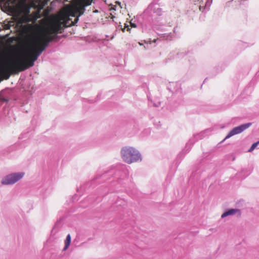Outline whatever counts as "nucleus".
I'll use <instances>...</instances> for the list:
<instances>
[{
	"label": "nucleus",
	"instance_id": "f257e3e1",
	"mask_svg": "<svg viewBox=\"0 0 259 259\" xmlns=\"http://www.w3.org/2000/svg\"><path fill=\"white\" fill-rule=\"evenodd\" d=\"M52 40V36L48 33L32 32L27 34L24 41L23 53L16 62L19 69L23 71L33 66L34 62Z\"/></svg>",
	"mask_w": 259,
	"mask_h": 259
},
{
	"label": "nucleus",
	"instance_id": "f03ea898",
	"mask_svg": "<svg viewBox=\"0 0 259 259\" xmlns=\"http://www.w3.org/2000/svg\"><path fill=\"white\" fill-rule=\"evenodd\" d=\"M121 157L126 163L131 164L142 160L141 155L135 148L132 147H124L121 150Z\"/></svg>",
	"mask_w": 259,
	"mask_h": 259
},
{
	"label": "nucleus",
	"instance_id": "7ed1b4c3",
	"mask_svg": "<svg viewBox=\"0 0 259 259\" xmlns=\"http://www.w3.org/2000/svg\"><path fill=\"white\" fill-rule=\"evenodd\" d=\"M24 175L25 172L23 171L11 173L2 179L1 183L4 185H13L21 180Z\"/></svg>",
	"mask_w": 259,
	"mask_h": 259
},
{
	"label": "nucleus",
	"instance_id": "20e7f679",
	"mask_svg": "<svg viewBox=\"0 0 259 259\" xmlns=\"http://www.w3.org/2000/svg\"><path fill=\"white\" fill-rule=\"evenodd\" d=\"M251 125V123H247L245 124H241L238 126L235 127L233 128L226 136L225 139H228L230 137L239 134L242 132H243L246 129L248 128Z\"/></svg>",
	"mask_w": 259,
	"mask_h": 259
},
{
	"label": "nucleus",
	"instance_id": "39448f33",
	"mask_svg": "<svg viewBox=\"0 0 259 259\" xmlns=\"http://www.w3.org/2000/svg\"><path fill=\"white\" fill-rule=\"evenodd\" d=\"M9 69V65L8 62L3 59L2 55L0 53V75L5 73Z\"/></svg>",
	"mask_w": 259,
	"mask_h": 259
},
{
	"label": "nucleus",
	"instance_id": "423d86ee",
	"mask_svg": "<svg viewBox=\"0 0 259 259\" xmlns=\"http://www.w3.org/2000/svg\"><path fill=\"white\" fill-rule=\"evenodd\" d=\"M237 214L238 216L241 215V212L239 209H230L224 212L222 215V218H224L229 215Z\"/></svg>",
	"mask_w": 259,
	"mask_h": 259
},
{
	"label": "nucleus",
	"instance_id": "0eeeda50",
	"mask_svg": "<svg viewBox=\"0 0 259 259\" xmlns=\"http://www.w3.org/2000/svg\"><path fill=\"white\" fill-rule=\"evenodd\" d=\"M212 3V0H201L199 2V10L203 11L204 10H208Z\"/></svg>",
	"mask_w": 259,
	"mask_h": 259
},
{
	"label": "nucleus",
	"instance_id": "6e6552de",
	"mask_svg": "<svg viewBox=\"0 0 259 259\" xmlns=\"http://www.w3.org/2000/svg\"><path fill=\"white\" fill-rule=\"evenodd\" d=\"M71 235H70V234H68L67 235L66 238L65 240V246L63 249V251H65L69 247V246L70 244V243H71Z\"/></svg>",
	"mask_w": 259,
	"mask_h": 259
},
{
	"label": "nucleus",
	"instance_id": "1a4fd4ad",
	"mask_svg": "<svg viewBox=\"0 0 259 259\" xmlns=\"http://www.w3.org/2000/svg\"><path fill=\"white\" fill-rule=\"evenodd\" d=\"M258 144H259V141L254 143L252 145L251 147L249 149L248 152H252L257 147V146L258 145Z\"/></svg>",
	"mask_w": 259,
	"mask_h": 259
},
{
	"label": "nucleus",
	"instance_id": "9d476101",
	"mask_svg": "<svg viewBox=\"0 0 259 259\" xmlns=\"http://www.w3.org/2000/svg\"><path fill=\"white\" fill-rule=\"evenodd\" d=\"M11 27V25L9 24H6L5 25V29H9Z\"/></svg>",
	"mask_w": 259,
	"mask_h": 259
},
{
	"label": "nucleus",
	"instance_id": "9b49d317",
	"mask_svg": "<svg viewBox=\"0 0 259 259\" xmlns=\"http://www.w3.org/2000/svg\"><path fill=\"white\" fill-rule=\"evenodd\" d=\"M0 101H2L3 102H5L6 101V100H5V99L2 97H1V96L0 95Z\"/></svg>",
	"mask_w": 259,
	"mask_h": 259
},
{
	"label": "nucleus",
	"instance_id": "f8f14e48",
	"mask_svg": "<svg viewBox=\"0 0 259 259\" xmlns=\"http://www.w3.org/2000/svg\"><path fill=\"white\" fill-rule=\"evenodd\" d=\"M171 38H172V35H169L168 37L167 38V39H171Z\"/></svg>",
	"mask_w": 259,
	"mask_h": 259
},
{
	"label": "nucleus",
	"instance_id": "ddd939ff",
	"mask_svg": "<svg viewBox=\"0 0 259 259\" xmlns=\"http://www.w3.org/2000/svg\"><path fill=\"white\" fill-rule=\"evenodd\" d=\"M131 25H132V26L133 27H136V24L132 23H131Z\"/></svg>",
	"mask_w": 259,
	"mask_h": 259
},
{
	"label": "nucleus",
	"instance_id": "4468645a",
	"mask_svg": "<svg viewBox=\"0 0 259 259\" xmlns=\"http://www.w3.org/2000/svg\"><path fill=\"white\" fill-rule=\"evenodd\" d=\"M203 134V133H200L198 135V136L201 138V136Z\"/></svg>",
	"mask_w": 259,
	"mask_h": 259
},
{
	"label": "nucleus",
	"instance_id": "2eb2a0df",
	"mask_svg": "<svg viewBox=\"0 0 259 259\" xmlns=\"http://www.w3.org/2000/svg\"><path fill=\"white\" fill-rule=\"evenodd\" d=\"M126 27H127V30H128V29H129V28H128V26H127Z\"/></svg>",
	"mask_w": 259,
	"mask_h": 259
}]
</instances>
